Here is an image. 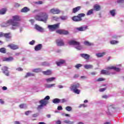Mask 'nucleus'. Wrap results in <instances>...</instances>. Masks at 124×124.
Returning <instances> with one entry per match:
<instances>
[{
    "instance_id": "6ab92c4d",
    "label": "nucleus",
    "mask_w": 124,
    "mask_h": 124,
    "mask_svg": "<svg viewBox=\"0 0 124 124\" xmlns=\"http://www.w3.org/2000/svg\"><path fill=\"white\" fill-rule=\"evenodd\" d=\"M56 63L58 66H60V65H62L64 64V63H65V61L61 59L59 62H56Z\"/></svg>"
},
{
    "instance_id": "cd10ccee",
    "label": "nucleus",
    "mask_w": 124,
    "mask_h": 124,
    "mask_svg": "<svg viewBox=\"0 0 124 124\" xmlns=\"http://www.w3.org/2000/svg\"><path fill=\"white\" fill-rule=\"evenodd\" d=\"M6 11H7V10L5 8H3L1 10H0V15H3L5 14Z\"/></svg>"
},
{
    "instance_id": "39448f33",
    "label": "nucleus",
    "mask_w": 124,
    "mask_h": 124,
    "mask_svg": "<svg viewBox=\"0 0 124 124\" xmlns=\"http://www.w3.org/2000/svg\"><path fill=\"white\" fill-rule=\"evenodd\" d=\"M68 44L69 45H73L74 46H76V49L78 50H81L82 46L80 45V42H77L75 40H71L68 42Z\"/></svg>"
},
{
    "instance_id": "f257e3e1",
    "label": "nucleus",
    "mask_w": 124,
    "mask_h": 124,
    "mask_svg": "<svg viewBox=\"0 0 124 124\" xmlns=\"http://www.w3.org/2000/svg\"><path fill=\"white\" fill-rule=\"evenodd\" d=\"M16 21L17 22H15ZM21 21V18L18 16H13V19H10L7 21V26H12L11 30H16L17 27L20 26V23L18 21Z\"/></svg>"
},
{
    "instance_id": "37998d69",
    "label": "nucleus",
    "mask_w": 124,
    "mask_h": 124,
    "mask_svg": "<svg viewBox=\"0 0 124 124\" xmlns=\"http://www.w3.org/2000/svg\"><path fill=\"white\" fill-rule=\"evenodd\" d=\"M97 82H101L102 81H105V78H100L96 80Z\"/></svg>"
},
{
    "instance_id": "bb28decb",
    "label": "nucleus",
    "mask_w": 124,
    "mask_h": 124,
    "mask_svg": "<svg viewBox=\"0 0 124 124\" xmlns=\"http://www.w3.org/2000/svg\"><path fill=\"white\" fill-rule=\"evenodd\" d=\"M106 53L105 52H102L101 53H96V56L97 57V58H102L105 55Z\"/></svg>"
},
{
    "instance_id": "ea45409f",
    "label": "nucleus",
    "mask_w": 124,
    "mask_h": 124,
    "mask_svg": "<svg viewBox=\"0 0 124 124\" xmlns=\"http://www.w3.org/2000/svg\"><path fill=\"white\" fill-rule=\"evenodd\" d=\"M60 18L61 19V20H63L64 21L67 20V16H61Z\"/></svg>"
},
{
    "instance_id": "c85d7f7f",
    "label": "nucleus",
    "mask_w": 124,
    "mask_h": 124,
    "mask_svg": "<svg viewBox=\"0 0 124 124\" xmlns=\"http://www.w3.org/2000/svg\"><path fill=\"white\" fill-rule=\"evenodd\" d=\"M110 14L112 16V17H114L116 16V10L113 9L109 11Z\"/></svg>"
},
{
    "instance_id": "9b49d317",
    "label": "nucleus",
    "mask_w": 124,
    "mask_h": 124,
    "mask_svg": "<svg viewBox=\"0 0 124 124\" xmlns=\"http://www.w3.org/2000/svg\"><path fill=\"white\" fill-rule=\"evenodd\" d=\"M56 42L57 46H64V42L62 39H57L56 40Z\"/></svg>"
},
{
    "instance_id": "3c124183",
    "label": "nucleus",
    "mask_w": 124,
    "mask_h": 124,
    "mask_svg": "<svg viewBox=\"0 0 124 124\" xmlns=\"http://www.w3.org/2000/svg\"><path fill=\"white\" fill-rule=\"evenodd\" d=\"M30 113H31V110L27 111L26 112H25V115H26V116H29V115L30 114Z\"/></svg>"
},
{
    "instance_id": "338daca9",
    "label": "nucleus",
    "mask_w": 124,
    "mask_h": 124,
    "mask_svg": "<svg viewBox=\"0 0 124 124\" xmlns=\"http://www.w3.org/2000/svg\"><path fill=\"white\" fill-rule=\"evenodd\" d=\"M46 117L48 119H50V118H51V114H47V115H46Z\"/></svg>"
},
{
    "instance_id": "13d9d810",
    "label": "nucleus",
    "mask_w": 124,
    "mask_h": 124,
    "mask_svg": "<svg viewBox=\"0 0 124 124\" xmlns=\"http://www.w3.org/2000/svg\"><path fill=\"white\" fill-rule=\"evenodd\" d=\"M57 109L59 110H62V107L61 106H59L58 107Z\"/></svg>"
},
{
    "instance_id": "4d7b16f0",
    "label": "nucleus",
    "mask_w": 124,
    "mask_h": 124,
    "mask_svg": "<svg viewBox=\"0 0 124 124\" xmlns=\"http://www.w3.org/2000/svg\"><path fill=\"white\" fill-rule=\"evenodd\" d=\"M35 3L37 4H42L43 3V2L42 1H38L37 2H35Z\"/></svg>"
},
{
    "instance_id": "f03ea898",
    "label": "nucleus",
    "mask_w": 124,
    "mask_h": 124,
    "mask_svg": "<svg viewBox=\"0 0 124 124\" xmlns=\"http://www.w3.org/2000/svg\"><path fill=\"white\" fill-rule=\"evenodd\" d=\"M48 14L45 12H41L39 15H36L35 16V19L37 21H40L41 22H44L46 23L48 20Z\"/></svg>"
},
{
    "instance_id": "f3484780",
    "label": "nucleus",
    "mask_w": 124,
    "mask_h": 124,
    "mask_svg": "<svg viewBox=\"0 0 124 124\" xmlns=\"http://www.w3.org/2000/svg\"><path fill=\"white\" fill-rule=\"evenodd\" d=\"M100 9H101V7L98 4H96L93 6V10H95V11H99Z\"/></svg>"
},
{
    "instance_id": "e2e57ef3",
    "label": "nucleus",
    "mask_w": 124,
    "mask_h": 124,
    "mask_svg": "<svg viewBox=\"0 0 124 124\" xmlns=\"http://www.w3.org/2000/svg\"><path fill=\"white\" fill-rule=\"evenodd\" d=\"M0 103H1V104H3L4 103V102L3 101V100H2V99H0Z\"/></svg>"
},
{
    "instance_id": "58836bf2",
    "label": "nucleus",
    "mask_w": 124,
    "mask_h": 124,
    "mask_svg": "<svg viewBox=\"0 0 124 124\" xmlns=\"http://www.w3.org/2000/svg\"><path fill=\"white\" fill-rule=\"evenodd\" d=\"M65 109L66 111H68V112H70V111H72V108L70 106H67L65 108Z\"/></svg>"
},
{
    "instance_id": "4be33fe9",
    "label": "nucleus",
    "mask_w": 124,
    "mask_h": 124,
    "mask_svg": "<svg viewBox=\"0 0 124 124\" xmlns=\"http://www.w3.org/2000/svg\"><path fill=\"white\" fill-rule=\"evenodd\" d=\"M3 36H4V37H5V38H7V39H9L11 38V37H12L11 33V32L6 33H4Z\"/></svg>"
},
{
    "instance_id": "f8f14e48",
    "label": "nucleus",
    "mask_w": 124,
    "mask_h": 124,
    "mask_svg": "<svg viewBox=\"0 0 124 124\" xmlns=\"http://www.w3.org/2000/svg\"><path fill=\"white\" fill-rule=\"evenodd\" d=\"M1 70H2L3 73L5 74L6 76H9V72L8 71V68L7 66L2 67Z\"/></svg>"
},
{
    "instance_id": "49530a36",
    "label": "nucleus",
    "mask_w": 124,
    "mask_h": 124,
    "mask_svg": "<svg viewBox=\"0 0 124 124\" xmlns=\"http://www.w3.org/2000/svg\"><path fill=\"white\" fill-rule=\"evenodd\" d=\"M34 43H35V41L34 40H32L30 42V45H34Z\"/></svg>"
},
{
    "instance_id": "a211bd4d",
    "label": "nucleus",
    "mask_w": 124,
    "mask_h": 124,
    "mask_svg": "<svg viewBox=\"0 0 124 124\" xmlns=\"http://www.w3.org/2000/svg\"><path fill=\"white\" fill-rule=\"evenodd\" d=\"M80 56L81 58H83L85 60H89L90 59V55L85 54V53H82L80 54Z\"/></svg>"
},
{
    "instance_id": "0eeeda50",
    "label": "nucleus",
    "mask_w": 124,
    "mask_h": 124,
    "mask_svg": "<svg viewBox=\"0 0 124 124\" xmlns=\"http://www.w3.org/2000/svg\"><path fill=\"white\" fill-rule=\"evenodd\" d=\"M49 13L51 14H60L61 11L58 8H52L50 10Z\"/></svg>"
},
{
    "instance_id": "e433bc0d",
    "label": "nucleus",
    "mask_w": 124,
    "mask_h": 124,
    "mask_svg": "<svg viewBox=\"0 0 124 124\" xmlns=\"http://www.w3.org/2000/svg\"><path fill=\"white\" fill-rule=\"evenodd\" d=\"M63 123L64 124H74V122H71V121H70L69 120H65L63 121Z\"/></svg>"
},
{
    "instance_id": "a878e982",
    "label": "nucleus",
    "mask_w": 124,
    "mask_h": 124,
    "mask_svg": "<svg viewBox=\"0 0 124 124\" xmlns=\"http://www.w3.org/2000/svg\"><path fill=\"white\" fill-rule=\"evenodd\" d=\"M21 12L26 13V12H29V11H30V9L27 7H25L21 9Z\"/></svg>"
},
{
    "instance_id": "2f4dec72",
    "label": "nucleus",
    "mask_w": 124,
    "mask_h": 124,
    "mask_svg": "<svg viewBox=\"0 0 124 124\" xmlns=\"http://www.w3.org/2000/svg\"><path fill=\"white\" fill-rule=\"evenodd\" d=\"M93 65H84V68H85V69H90L91 68H93Z\"/></svg>"
},
{
    "instance_id": "a18cd8bd",
    "label": "nucleus",
    "mask_w": 124,
    "mask_h": 124,
    "mask_svg": "<svg viewBox=\"0 0 124 124\" xmlns=\"http://www.w3.org/2000/svg\"><path fill=\"white\" fill-rule=\"evenodd\" d=\"M4 36V33L0 32V37H2ZM0 44H2V41L0 40Z\"/></svg>"
},
{
    "instance_id": "dca6fc26",
    "label": "nucleus",
    "mask_w": 124,
    "mask_h": 124,
    "mask_svg": "<svg viewBox=\"0 0 124 124\" xmlns=\"http://www.w3.org/2000/svg\"><path fill=\"white\" fill-rule=\"evenodd\" d=\"M42 73L44 75H46L47 76L52 75V70H47L46 71H44L42 72Z\"/></svg>"
},
{
    "instance_id": "393cba45",
    "label": "nucleus",
    "mask_w": 124,
    "mask_h": 124,
    "mask_svg": "<svg viewBox=\"0 0 124 124\" xmlns=\"http://www.w3.org/2000/svg\"><path fill=\"white\" fill-rule=\"evenodd\" d=\"M35 28L36 30H37V31H43V28L39 25H37V24H35Z\"/></svg>"
},
{
    "instance_id": "4c0bfd02",
    "label": "nucleus",
    "mask_w": 124,
    "mask_h": 124,
    "mask_svg": "<svg viewBox=\"0 0 124 124\" xmlns=\"http://www.w3.org/2000/svg\"><path fill=\"white\" fill-rule=\"evenodd\" d=\"M110 44H112V45H115V44H118L119 43V41H115V40H112L110 42Z\"/></svg>"
},
{
    "instance_id": "a19ab883",
    "label": "nucleus",
    "mask_w": 124,
    "mask_h": 124,
    "mask_svg": "<svg viewBox=\"0 0 124 124\" xmlns=\"http://www.w3.org/2000/svg\"><path fill=\"white\" fill-rule=\"evenodd\" d=\"M55 84L53 83V84H47L46 85V88H52V87H54L55 86Z\"/></svg>"
},
{
    "instance_id": "c9c22d12",
    "label": "nucleus",
    "mask_w": 124,
    "mask_h": 124,
    "mask_svg": "<svg viewBox=\"0 0 124 124\" xmlns=\"http://www.w3.org/2000/svg\"><path fill=\"white\" fill-rule=\"evenodd\" d=\"M55 79H56L55 78H47L46 79V81L47 82H53V81H54Z\"/></svg>"
},
{
    "instance_id": "c756f323",
    "label": "nucleus",
    "mask_w": 124,
    "mask_h": 124,
    "mask_svg": "<svg viewBox=\"0 0 124 124\" xmlns=\"http://www.w3.org/2000/svg\"><path fill=\"white\" fill-rule=\"evenodd\" d=\"M52 102L55 104L60 103L61 102V99L59 98H55L53 100Z\"/></svg>"
},
{
    "instance_id": "f704fd0d",
    "label": "nucleus",
    "mask_w": 124,
    "mask_h": 124,
    "mask_svg": "<svg viewBox=\"0 0 124 124\" xmlns=\"http://www.w3.org/2000/svg\"><path fill=\"white\" fill-rule=\"evenodd\" d=\"M0 53H2V54H5L6 53V49L4 47H2L0 48Z\"/></svg>"
},
{
    "instance_id": "6e6552de",
    "label": "nucleus",
    "mask_w": 124,
    "mask_h": 124,
    "mask_svg": "<svg viewBox=\"0 0 124 124\" xmlns=\"http://www.w3.org/2000/svg\"><path fill=\"white\" fill-rule=\"evenodd\" d=\"M56 33L59 34H64V35H67L69 34V32L65 30H58L56 31Z\"/></svg>"
},
{
    "instance_id": "5701e85b",
    "label": "nucleus",
    "mask_w": 124,
    "mask_h": 124,
    "mask_svg": "<svg viewBox=\"0 0 124 124\" xmlns=\"http://www.w3.org/2000/svg\"><path fill=\"white\" fill-rule=\"evenodd\" d=\"M87 29H88V26L81 27L79 28H78L77 30L78 31H86Z\"/></svg>"
},
{
    "instance_id": "ddd939ff",
    "label": "nucleus",
    "mask_w": 124,
    "mask_h": 124,
    "mask_svg": "<svg viewBox=\"0 0 124 124\" xmlns=\"http://www.w3.org/2000/svg\"><path fill=\"white\" fill-rule=\"evenodd\" d=\"M107 70H111V69H113L115 71L119 72L121 71V69L120 68H118L115 66H108L107 68Z\"/></svg>"
},
{
    "instance_id": "69168bd1",
    "label": "nucleus",
    "mask_w": 124,
    "mask_h": 124,
    "mask_svg": "<svg viewBox=\"0 0 124 124\" xmlns=\"http://www.w3.org/2000/svg\"><path fill=\"white\" fill-rule=\"evenodd\" d=\"M56 124H62V122H61V121H57L56 122Z\"/></svg>"
},
{
    "instance_id": "9d476101",
    "label": "nucleus",
    "mask_w": 124,
    "mask_h": 124,
    "mask_svg": "<svg viewBox=\"0 0 124 124\" xmlns=\"http://www.w3.org/2000/svg\"><path fill=\"white\" fill-rule=\"evenodd\" d=\"M79 87H80V84H79V83H75L71 85V91L77 90Z\"/></svg>"
},
{
    "instance_id": "2eb2a0df",
    "label": "nucleus",
    "mask_w": 124,
    "mask_h": 124,
    "mask_svg": "<svg viewBox=\"0 0 124 124\" xmlns=\"http://www.w3.org/2000/svg\"><path fill=\"white\" fill-rule=\"evenodd\" d=\"M116 109V106L114 105H111L108 107V112H113V110Z\"/></svg>"
},
{
    "instance_id": "052dcab7",
    "label": "nucleus",
    "mask_w": 124,
    "mask_h": 124,
    "mask_svg": "<svg viewBox=\"0 0 124 124\" xmlns=\"http://www.w3.org/2000/svg\"><path fill=\"white\" fill-rule=\"evenodd\" d=\"M16 70H18V71H23V68L18 67L16 69Z\"/></svg>"
},
{
    "instance_id": "473e14b6",
    "label": "nucleus",
    "mask_w": 124,
    "mask_h": 124,
    "mask_svg": "<svg viewBox=\"0 0 124 124\" xmlns=\"http://www.w3.org/2000/svg\"><path fill=\"white\" fill-rule=\"evenodd\" d=\"M41 69L39 68L34 69L32 70V72H35L36 73H38V72H41Z\"/></svg>"
},
{
    "instance_id": "c03bdc74",
    "label": "nucleus",
    "mask_w": 124,
    "mask_h": 124,
    "mask_svg": "<svg viewBox=\"0 0 124 124\" xmlns=\"http://www.w3.org/2000/svg\"><path fill=\"white\" fill-rule=\"evenodd\" d=\"M81 66H82V64H77L75 66V67H76V68H77V69H79V68H80V67H81Z\"/></svg>"
},
{
    "instance_id": "412c9836",
    "label": "nucleus",
    "mask_w": 124,
    "mask_h": 124,
    "mask_svg": "<svg viewBox=\"0 0 124 124\" xmlns=\"http://www.w3.org/2000/svg\"><path fill=\"white\" fill-rule=\"evenodd\" d=\"M101 74H104L105 75H110V73L109 72V71L103 69L101 71Z\"/></svg>"
},
{
    "instance_id": "7ed1b4c3",
    "label": "nucleus",
    "mask_w": 124,
    "mask_h": 124,
    "mask_svg": "<svg viewBox=\"0 0 124 124\" xmlns=\"http://www.w3.org/2000/svg\"><path fill=\"white\" fill-rule=\"evenodd\" d=\"M50 99V96H46L44 99H42L39 101V103L40 105L38 106L37 109L38 110H40V109H42L44 106H46L47 104L49 103L48 100Z\"/></svg>"
},
{
    "instance_id": "5fc2aeb1",
    "label": "nucleus",
    "mask_w": 124,
    "mask_h": 124,
    "mask_svg": "<svg viewBox=\"0 0 124 124\" xmlns=\"http://www.w3.org/2000/svg\"><path fill=\"white\" fill-rule=\"evenodd\" d=\"M61 103H64V102H66V99H62V100H61Z\"/></svg>"
},
{
    "instance_id": "bf43d9fd",
    "label": "nucleus",
    "mask_w": 124,
    "mask_h": 124,
    "mask_svg": "<svg viewBox=\"0 0 124 124\" xmlns=\"http://www.w3.org/2000/svg\"><path fill=\"white\" fill-rule=\"evenodd\" d=\"M38 116V113H35L32 115L33 118H36Z\"/></svg>"
},
{
    "instance_id": "09e8293b",
    "label": "nucleus",
    "mask_w": 124,
    "mask_h": 124,
    "mask_svg": "<svg viewBox=\"0 0 124 124\" xmlns=\"http://www.w3.org/2000/svg\"><path fill=\"white\" fill-rule=\"evenodd\" d=\"M31 75H32V76H34L33 75L31 74V73H27L25 77H29V76H31Z\"/></svg>"
},
{
    "instance_id": "79ce46f5",
    "label": "nucleus",
    "mask_w": 124,
    "mask_h": 124,
    "mask_svg": "<svg viewBox=\"0 0 124 124\" xmlns=\"http://www.w3.org/2000/svg\"><path fill=\"white\" fill-rule=\"evenodd\" d=\"M73 92L75 93H77V94H80V90L79 89H76L75 90H73Z\"/></svg>"
},
{
    "instance_id": "72a5a7b5",
    "label": "nucleus",
    "mask_w": 124,
    "mask_h": 124,
    "mask_svg": "<svg viewBox=\"0 0 124 124\" xmlns=\"http://www.w3.org/2000/svg\"><path fill=\"white\" fill-rule=\"evenodd\" d=\"M84 45H85L86 46H92V45H93V44L90 43L89 41H86L84 42Z\"/></svg>"
},
{
    "instance_id": "aec40b11",
    "label": "nucleus",
    "mask_w": 124,
    "mask_h": 124,
    "mask_svg": "<svg viewBox=\"0 0 124 124\" xmlns=\"http://www.w3.org/2000/svg\"><path fill=\"white\" fill-rule=\"evenodd\" d=\"M42 44H38L35 46L34 50L35 51H40V50H41V49H42Z\"/></svg>"
},
{
    "instance_id": "b1692460",
    "label": "nucleus",
    "mask_w": 124,
    "mask_h": 124,
    "mask_svg": "<svg viewBox=\"0 0 124 124\" xmlns=\"http://www.w3.org/2000/svg\"><path fill=\"white\" fill-rule=\"evenodd\" d=\"M81 9V6H78L73 9V13H76Z\"/></svg>"
},
{
    "instance_id": "603ef678",
    "label": "nucleus",
    "mask_w": 124,
    "mask_h": 124,
    "mask_svg": "<svg viewBox=\"0 0 124 124\" xmlns=\"http://www.w3.org/2000/svg\"><path fill=\"white\" fill-rule=\"evenodd\" d=\"M117 3H123L124 2V0H117Z\"/></svg>"
},
{
    "instance_id": "680f3d73",
    "label": "nucleus",
    "mask_w": 124,
    "mask_h": 124,
    "mask_svg": "<svg viewBox=\"0 0 124 124\" xmlns=\"http://www.w3.org/2000/svg\"><path fill=\"white\" fill-rule=\"evenodd\" d=\"M2 90H3V91H6V90H7V87H5V86H3V87H2Z\"/></svg>"
},
{
    "instance_id": "8fccbe9b",
    "label": "nucleus",
    "mask_w": 124,
    "mask_h": 124,
    "mask_svg": "<svg viewBox=\"0 0 124 124\" xmlns=\"http://www.w3.org/2000/svg\"><path fill=\"white\" fill-rule=\"evenodd\" d=\"M81 107H87V106H86V105H85V104H80L79 106V108H81Z\"/></svg>"
},
{
    "instance_id": "20e7f679",
    "label": "nucleus",
    "mask_w": 124,
    "mask_h": 124,
    "mask_svg": "<svg viewBox=\"0 0 124 124\" xmlns=\"http://www.w3.org/2000/svg\"><path fill=\"white\" fill-rule=\"evenodd\" d=\"M86 14L84 13H80L78 15V16H75L72 17V20L74 22H81L83 21V17H85Z\"/></svg>"
},
{
    "instance_id": "4468645a",
    "label": "nucleus",
    "mask_w": 124,
    "mask_h": 124,
    "mask_svg": "<svg viewBox=\"0 0 124 124\" xmlns=\"http://www.w3.org/2000/svg\"><path fill=\"white\" fill-rule=\"evenodd\" d=\"M14 60V58L12 57H9L8 58L4 57L2 59V62H12Z\"/></svg>"
},
{
    "instance_id": "de8ad7c7",
    "label": "nucleus",
    "mask_w": 124,
    "mask_h": 124,
    "mask_svg": "<svg viewBox=\"0 0 124 124\" xmlns=\"http://www.w3.org/2000/svg\"><path fill=\"white\" fill-rule=\"evenodd\" d=\"M106 90H107V88H101L99 89V92L102 93V92H104V91H106Z\"/></svg>"
},
{
    "instance_id": "0e129e2a",
    "label": "nucleus",
    "mask_w": 124,
    "mask_h": 124,
    "mask_svg": "<svg viewBox=\"0 0 124 124\" xmlns=\"http://www.w3.org/2000/svg\"><path fill=\"white\" fill-rule=\"evenodd\" d=\"M79 77V75H75L74 76V78H78Z\"/></svg>"
},
{
    "instance_id": "423d86ee",
    "label": "nucleus",
    "mask_w": 124,
    "mask_h": 124,
    "mask_svg": "<svg viewBox=\"0 0 124 124\" xmlns=\"http://www.w3.org/2000/svg\"><path fill=\"white\" fill-rule=\"evenodd\" d=\"M47 28L50 31H55L56 30H58L60 28V23L48 25Z\"/></svg>"
},
{
    "instance_id": "864d4df0",
    "label": "nucleus",
    "mask_w": 124,
    "mask_h": 124,
    "mask_svg": "<svg viewBox=\"0 0 124 124\" xmlns=\"http://www.w3.org/2000/svg\"><path fill=\"white\" fill-rule=\"evenodd\" d=\"M24 107H25V104H20L19 105V108H21V109H23V108H24Z\"/></svg>"
},
{
    "instance_id": "7c9ffc66",
    "label": "nucleus",
    "mask_w": 124,
    "mask_h": 124,
    "mask_svg": "<svg viewBox=\"0 0 124 124\" xmlns=\"http://www.w3.org/2000/svg\"><path fill=\"white\" fill-rule=\"evenodd\" d=\"M92 14H93V9L89 10L86 14L87 16L90 15H92Z\"/></svg>"
},
{
    "instance_id": "1a4fd4ad",
    "label": "nucleus",
    "mask_w": 124,
    "mask_h": 124,
    "mask_svg": "<svg viewBox=\"0 0 124 124\" xmlns=\"http://www.w3.org/2000/svg\"><path fill=\"white\" fill-rule=\"evenodd\" d=\"M7 47L10 48L12 50H17V49H19V46L17 45H15L14 44H10L7 46Z\"/></svg>"
},
{
    "instance_id": "774afa93",
    "label": "nucleus",
    "mask_w": 124,
    "mask_h": 124,
    "mask_svg": "<svg viewBox=\"0 0 124 124\" xmlns=\"http://www.w3.org/2000/svg\"><path fill=\"white\" fill-rule=\"evenodd\" d=\"M15 124H20V122L18 121H16L15 122Z\"/></svg>"
},
{
    "instance_id": "6e6d98bb",
    "label": "nucleus",
    "mask_w": 124,
    "mask_h": 124,
    "mask_svg": "<svg viewBox=\"0 0 124 124\" xmlns=\"http://www.w3.org/2000/svg\"><path fill=\"white\" fill-rule=\"evenodd\" d=\"M102 97V98H105V99H107V98H108V96L107 95H103Z\"/></svg>"
}]
</instances>
